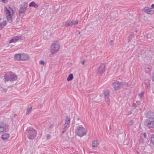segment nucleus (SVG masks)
Returning <instances> with one entry per match:
<instances>
[{"instance_id": "nucleus-1", "label": "nucleus", "mask_w": 154, "mask_h": 154, "mask_svg": "<svg viewBox=\"0 0 154 154\" xmlns=\"http://www.w3.org/2000/svg\"><path fill=\"white\" fill-rule=\"evenodd\" d=\"M4 11L8 21L10 23H11L12 20L14 18L15 13L13 9L10 7L7 8L5 7Z\"/></svg>"}, {"instance_id": "nucleus-2", "label": "nucleus", "mask_w": 154, "mask_h": 154, "mask_svg": "<svg viewBox=\"0 0 154 154\" xmlns=\"http://www.w3.org/2000/svg\"><path fill=\"white\" fill-rule=\"evenodd\" d=\"M26 133L28 138L29 140H32L36 137L37 131L33 128L30 127L27 128Z\"/></svg>"}, {"instance_id": "nucleus-3", "label": "nucleus", "mask_w": 154, "mask_h": 154, "mask_svg": "<svg viewBox=\"0 0 154 154\" xmlns=\"http://www.w3.org/2000/svg\"><path fill=\"white\" fill-rule=\"evenodd\" d=\"M60 44L58 42H54L51 46V54H55L59 50Z\"/></svg>"}, {"instance_id": "nucleus-4", "label": "nucleus", "mask_w": 154, "mask_h": 154, "mask_svg": "<svg viewBox=\"0 0 154 154\" xmlns=\"http://www.w3.org/2000/svg\"><path fill=\"white\" fill-rule=\"evenodd\" d=\"M76 133L79 136L82 137L86 134V131L83 127H79L76 129Z\"/></svg>"}, {"instance_id": "nucleus-5", "label": "nucleus", "mask_w": 154, "mask_h": 154, "mask_svg": "<svg viewBox=\"0 0 154 154\" xmlns=\"http://www.w3.org/2000/svg\"><path fill=\"white\" fill-rule=\"evenodd\" d=\"M17 79V76L14 73H11V74H6L5 75V81L9 80L15 81Z\"/></svg>"}, {"instance_id": "nucleus-6", "label": "nucleus", "mask_w": 154, "mask_h": 154, "mask_svg": "<svg viewBox=\"0 0 154 154\" xmlns=\"http://www.w3.org/2000/svg\"><path fill=\"white\" fill-rule=\"evenodd\" d=\"M28 3L25 2L23 6H21L19 11V14L20 16L23 17L27 7Z\"/></svg>"}, {"instance_id": "nucleus-7", "label": "nucleus", "mask_w": 154, "mask_h": 154, "mask_svg": "<svg viewBox=\"0 0 154 154\" xmlns=\"http://www.w3.org/2000/svg\"><path fill=\"white\" fill-rule=\"evenodd\" d=\"M145 125L149 128L154 127V118H149L145 122Z\"/></svg>"}, {"instance_id": "nucleus-8", "label": "nucleus", "mask_w": 154, "mask_h": 154, "mask_svg": "<svg viewBox=\"0 0 154 154\" xmlns=\"http://www.w3.org/2000/svg\"><path fill=\"white\" fill-rule=\"evenodd\" d=\"M125 85L124 83L116 82L113 83L112 86L115 90H118Z\"/></svg>"}, {"instance_id": "nucleus-9", "label": "nucleus", "mask_w": 154, "mask_h": 154, "mask_svg": "<svg viewBox=\"0 0 154 154\" xmlns=\"http://www.w3.org/2000/svg\"><path fill=\"white\" fill-rule=\"evenodd\" d=\"M105 65L104 64H100L97 70L98 74L102 75L105 72Z\"/></svg>"}, {"instance_id": "nucleus-10", "label": "nucleus", "mask_w": 154, "mask_h": 154, "mask_svg": "<svg viewBox=\"0 0 154 154\" xmlns=\"http://www.w3.org/2000/svg\"><path fill=\"white\" fill-rule=\"evenodd\" d=\"M78 21L77 20H72L69 22H66L65 26L67 27L69 26H72L77 25L78 24Z\"/></svg>"}, {"instance_id": "nucleus-11", "label": "nucleus", "mask_w": 154, "mask_h": 154, "mask_svg": "<svg viewBox=\"0 0 154 154\" xmlns=\"http://www.w3.org/2000/svg\"><path fill=\"white\" fill-rule=\"evenodd\" d=\"M142 11L150 14H152L154 13V11L152 10V8L148 7L144 8L142 9Z\"/></svg>"}, {"instance_id": "nucleus-12", "label": "nucleus", "mask_w": 154, "mask_h": 154, "mask_svg": "<svg viewBox=\"0 0 154 154\" xmlns=\"http://www.w3.org/2000/svg\"><path fill=\"white\" fill-rule=\"evenodd\" d=\"M21 38L22 36H18L13 37L9 41V43L10 44L16 42Z\"/></svg>"}, {"instance_id": "nucleus-13", "label": "nucleus", "mask_w": 154, "mask_h": 154, "mask_svg": "<svg viewBox=\"0 0 154 154\" xmlns=\"http://www.w3.org/2000/svg\"><path fill=\"white\" fill-rule=\"evenodd\" d=\"M7 23L6 20H3L2 18H0V29H2L7 25Z\"/></svg>"}, {"instance_id": "nucleus-14", "label": "nucleus", "mask_w": 154, "mask_h": 154, "mask_svg": "<svg viewBox=\"0 0 154 154\" xmlns=\"http://www.w3.org/2000/svg\"><path fill=\"white\" fill-rule=\"evenodd\" d=\"M6 125L3 122L0 123V133H1L6 131Z\"/></svg>"}, {"instance_id": "nucleus-15", "label": "nucleus", "mask_w": 154, "mask_h": 154, "mask_svg": "<svg viewBox=\"0 0 154 154\" xmlns=\"http://www.w3.org/2000/svg\"><path fill=\"white\" fill-rule=\"evenodd\" d=\"M21 61H25L29 59V56L26 54H21Z\"/></svg>"}, {"instance_id": "nucleus-16", "label": "nucleus", "mask_w": 154, "mask_h": 154, "mask_svg": "<svg viewBox=\"0 0 154 154\" xmlns=\"http://www.w3.org/2000/svg\"><path fill=\"white\" fill-rule=\"evenodd\" d=\"M65 123L64 125V127L66 128H68L70 124V119L69 118L67 117L65 120Z\"/></svg>"}, {"instance_id": "nucleus-17", "label": "nucleus", "mask_w": 154, "mask_h": 154, "mask_svg": "<svg viewBox=\"0 0 154 154\" xmlns=\"http://www.w3.org/2000/svg\"><path fill=\"white\" fill-rule=\"evenodd\" d=\"M10 137V134L8 133H5L2 136V139L3 140H7Z\"/></svg>"}, {"instance_id": "nucleus-18", "label": "nucleus", "mask_w": 154, "mask_h": 154, "mask_svg": "<svg viewBox=\"0 0 154 154\" xmlns=\"http://www.w3.org/2000/svg\"><path fill=\"white\" fill-rule=\"evenodd\" d=\"M146 116L148 119L154 118V112H149L146 114Z\"/></svg>"}, {"instance_id": "nucleus-19", "label": "nucleus", "mask_w": 154, "mask_h": 154, "mask_svg": "<svg viewBox=\"0 0 154 154\" xmlns=\"http://www.w3.org/2000/svg\"><path fill=\"white\" fill-rule=\"evenodd\" d=\"M21 54H16L14 55V58L15 60L21 61Z\"/></svg>"}, {"instance_id": "nucleus-20", "label": "nucleus", "mask_w": 154, "mask_h": 154, "mask_svg": "<svg viewBox=\"0 0 154 154\" xmlns=\"http://www.w3.org/2000/svg\"><path fill=\"white\" fill-rule=\"evenodd\" d=\"M149 146L152 148H153L154 147V135H152L151 138Z\"/></svg>"}, {"instance_id": "nucleus-21", "label": "nucleus", "mask_w": 154, "mask_h": 154, "mask_svg": "<svg viewBox=\"0 0 154 154\" xmlns=\"http://www.w3.org/2000/svg\"><path fill=\"white\" fill-rule=\"evenodd\" d=\"M99 144L97 140H94L92 143V147L97 148Z\"/></svg>"}, {"instance_id": "nucleus-22", "label": "nucleus", "mask_w": 154, "mask_h": 154, "mask_svg": "<svg viewBox=\"0 0 154 154\" xmlns=\"http://www.w3.org/2000/svg\"><path fill=\"white\" fill-rule=\"evenodd\" d=\"M29 6L30 7H34L35 8H37L38 7V5L34 2H32L29 4Z\"/></svg>"}, {"instance_id": "nucleus-23", "label": "nucleus", "mask_w": 154, "mask_h": 154, "mask_svg": "<svg viewBox=\"0 0 154 154\" xmlns=\"http://www.w3.org/2000/svg\"><path fill=\"white\" fill-rule=\"evenodd\" d=\"M73 78V75L72 74H70L68 78L67 79V80L68 81H70L72 80Z\"/></svg>"}, {"instance_id": "nucleus-24", "label": "nucleus", "mask_w": 154, "mask_h": 154, "mask_svg": "<svg viewBox=\"0 0 154 154\" xmlns=\"http://www.w3.org/2000/svg\"><path fill=\"white\" fill-rule=\"evenodd\" d=\"M32 109V107H31L30 108H28L27 109L26 113V115H28L31 112Z\"/></svg>"}, {"instance_id": "nucleus-25", "label": "nucleus", "mask_w": 154, "mask_h": 154, "mask_svg": "<svg viewBox=\"0 0 154 154\" xmlns=\"http://www.w3.org/2000/svg\"><path fill=\"white\" fill-rule=\"evenodd\" d=\"M133 37V34H131L128 37V42H130Z\"/></svg>"}, {"instance_id": "nucleus-26", "label": "nucleus", "mask_w": 154, "mask_h": 154, "mask_svg": "<svg viewBox=\"0 0 154 154\" xmlns=\"http://www.w3.org/2000/svg\"><path fill=\"white\" fill-rule=\"evenodd\" d=\"M109 91H108L106 90L105 91L104 93V95L105 96V97H108L109 95Z\"/></svg>"}, {"instance_id": "nucleus-27", "label": "nucleus", "mask_w": 154, "mask_h": 154, "mask_svg": "<svg viewBox=\"0 0 154 154\" xmlns=\"http://www.w3.org/2000/svg\"><path fill=\"white\" fill-rule=\"evenodd\" d=\"M105 101L106 102L108 103V105H109V98H108V97H105Z\"/></svg>"}, {"instance_id": "nucleus-28", "label": "nucleus", "mask_w": 154, "mask_h": 154, "mask_svg": "<svg viewBox=\"0 0 154 154\" xmlns=\"http://www.w3.org/2000/svg\"><path fill=\"white\" fill-rule=\"evenodd\" d=\"M133 122L132 121H130L128 122V124L129 126H131L133 125Z\"/></svg>"}, {"instance_id": "nucleus-29", "label": "nucleus", "mask_w": 154, "mask_h": 154, "mask_svg": "<svg viewBox=\"0 0 154 154\" xmlns=\"http://www.w3.org/2000/svg\"><path fill=\"white\" fill-rule=\"evenodd\" d=\"M46 137L47 139H48L51 138V136L50 135H49V134H47L46 135Z\"/></svg>"}, {"instance_id": "nucleus-30", "label": "nucleus", "mask_w": 154, "mask_h": 154, "mask_svg": "<svg viewBox=\"0 0 154 154\" xmlns=\"http://www.w3.org/2000/svg\"><path fill=\"white\" fill-rule=\"evenodd\" d=\"M143 92H141L139 94V95L140 97L141 98L142 97V96L143 94Z\"/></svg>"}, {"instance_id": "nucleus-31", "label": "nucleus", "mask_w": 154, "mask_h": 154, "mask_svg": "<svg viewBox=\"0 0 154 154\" xmlns=\"http://www.w3.org/2000/svg\"><path fill=\"white\" fill-rule=\"evenodd\" d=\"M152 81L154 82V71L153 72L152 76Z\"/></svg>"}, {"instance_id": "nucleus-32", "label": "nucleus", "mask_w": 154, "mask_h": 154, "mask_svg": "<svg viewBox=\"0 0 154 154\" xmlns=\"http://www.w3.org/2000/svg\"><path fill=\"white\" fill-rule=\"evenodd\" d=\"M40 63L42 65H44L45 64V62L43 61H40Z\"/></svg>"}, {"instance_id": "nucleus-33", "label": "nucleus", "mask_w": 154, "mask_h": 154, "mask_svg": "<svg viewBox=\"0 0 154 154\" xmlns=\"http://www.w3.org/2000/svg\"><path fill=\"white\" fill-rule=\"evenodd\" d=\"M6 92V90L5 89H3L2 90V92L4 93H5Z\"/></svg>"}, {"instance_id": "nucleus-34", "label": "nucleus", "mask_w": 154, "mask_h": 154, "mask_svg": "<svg viewBox=\"0 0 154 154\" xmlns=\"http://www.w3.org/2000/svg\"><path fill=\"white\" fill-rule=\"evenodd\" d=\"M110 44L111 45H112L113 44V41L112 40L110 41Z\"/></svg>"}, {"instance_id": "nucleus-35", "label": "nucleus", "mask_w": 154, "mask_h": 154, "mask_svg": "<svg viewBox=\"0 0 154 154\" xmlns=\"http://www.w3.org/2000/svg\"><path fill=\"white\" fill-rule=\"evenodd\" d=\"M1 1L3 3H5L7 0H1Z\"/></svg>"}, {"instance_id": "nucleus-36", "label": "nucleus", "mask_w": 154, "mask_h": 154, "mask_svg": "<svg viewBox=\"0 0 154 154\" xmlns=\"http://www.w3.org/2000/svg\"><path fill=\"white\" fill-rule=\"evenodd\" d=\"M143 136L145 138H146V133H144L143 134Z\"/></svg>"}, {"instance_id": "nucleus-37", "label": "nucleus", "mask_w": 154, "mask_h": 154, "mask_svg": "<svg viewBox=\"0 0 154 154\" xmlns=\"http://www.w3.org/2000/svg\"><path fill=\"white\" fill-rule=\"evenodd\" d=\"M85 63V61H83L82 62V65H84Z\"/></svg>"}, {"instance_id": "nucleus-38", "label": "nucleus", "mask_w": 154, "mask_h": 154, "mask_svg": "<svg viewBox=\"0 0 154 154\" xmlns=\"http://www.w3.org/2000/svg\"><path fill=\"white\" fill-rule=\"evenodd\" d=\"M151 7L152 8H154V4H152L151 5Z\"/></svg>"}, {"instance_id": "nucleus-39", "label": "nucleus", "mask_w": 154, "mask_h": 154, "mask_svg": "<svg viewBox=\"0 0 154 154\" xmlns=\"http://www.w3.org/2000/svg\"><path fill=\"white\" fill-rule=\"evenodd\" d=\"M148 69H149V71L151 70V68H150V67H148Z\"/></svg>"}, {"instance_id": "nucleus-40", "label": "nucleus", "mask_w": 154, "mask_h": 154, "mask_svg": "<svg viewBox=\"0 0 154 154\" xmlns=\"http://www.w3.org/2000/svg\"><path fill=\"white\" fill-rule=\"evenodd\" d=\"M17 116V114H15V115H14V117H15V116Z\"/></svg>"}, {"instance_id": "nucleus-41", "label": "nucleus", "mask_w": 154, "mask_h": 154, "mask_svg": "<svg viewBox=\"0 0 154 154\" xmlns=\"http://www.w3.org/2000/svg\"><path fill=\"white\" fill-rule=\"evenodd\" d=\"M64 131H63V133H64Z\"/></svg>"}]
</instances>
